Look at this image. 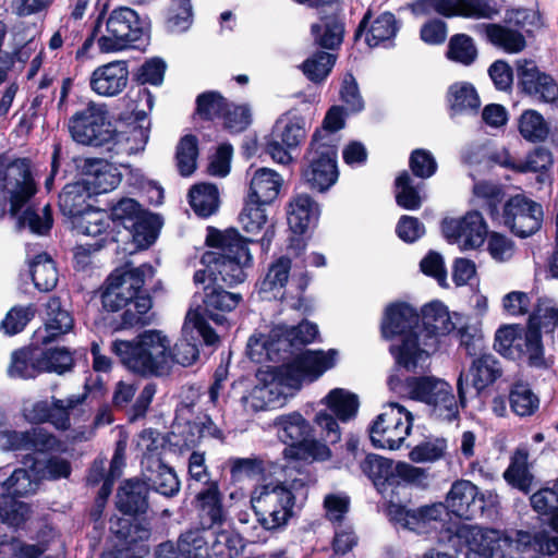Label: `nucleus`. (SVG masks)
<instances>
[{
	"label": "nucleus",
	"mask_w": 558,
	"mask_h": 558,
	"mask_svg": "<svg viewBox=\"0 0 558 558\" xmlns=\"http://www.w3.org/2000/svg\"><path fill=\"white\" fill-rule=\"evenodd\" d=\"M247 243L248 240L235 228L221 231L208 227L205 244L215 251H206L201 256V264L205 268L194 272V282L204 283L208 279V284L225 283L228 288L244 282L246 269L253 266Z\"/></svg>",
	"instance_id": "nucleus-1"
},
{
	"label": "nucleus",
	"mask_w": 558,
	"mask_h": 558,
	"mask_svg": "<svg viewBox=\"0 0 558 558\" xmlns=\"http://www.w3.org/2000/svg\"><path fill=\"white\" fill-rule=\"evenodd\" d=\"M97 293L105 312L118 313L124 310L114 330L129 329L140 324V267L125 262L114 268Z\"/></svg>",
	"instance_id": "nucleus-2"
},
{
	"label": "nucleus",
	"mask_w": 558,
	"mask_h": 558,
	"mask_svg": "<svg viewBox=\"0 0 558 558\" xmlns=\"http://www.w3.org/2000/svg\"><path fill=\"white\" fill-rule=\"evenodd\" d=\"M440 230L449 244H456L463 239L464 250H475L488 236L487 251L495 260L505 262L512 256L513 241L499 232L488 233L487 223L478 210H469L458 219L444 218Z\"/></svg>",
	"instance_id": "nucleus-3"
},
{
	"label": "nucleus",
	"mask_w": 558,
	"mask_h": 558,
	"mask_svg": "<svg viewBox=\"0 0 558 558\" xmlns=\"http://www.w3.org/2000/svg\"><path fill=\"white\" fill-rule=\"evenodd\" d=\"M336 349L304 350L294 356L282 361V364L271 367V381L282 388L300 390L303 383L316 381L325 372L337 364Z\"/></svg>",
	"instance_id": "nucleus-4"
},
{
	"label": "nucleus",
	"mask_w": 558,
	"mask_h": 558,
	"mask_svg": "<svg viewBox=\"0 0 558 558\" xmlns=\"http://www.w3.org/2000/svg\"><path fill=\"white\" fill-rule=\"evenodd\" d=\"M142 538L149 534L150 529L145 526L148 513L161 518L169 517L170 511L157 500V496L165 499L175 497L180 493L181 482L173 468L162 459H150L147 465L142 466Z\"/></svg>",
	"instance_id": "nucleus-5"
},
{
	"label": "nucleus",
	"mask_w": 558,
	"mask_h": 558,
	"mask_svg": "<svg viewBox=\"0 0 558 558\" xmlns=\"http://www.w3.org/2000/svg\"><path fill=\"white\" fill-rule=\"evenodd\" d=\"M339 146L318 134L311 137L302 158L301 178L312 192L325 193L337 183Z\"/></svg>",
	"instance_id": "nucleus-6"
},
{
	"label": "nucleus",
	"mask_w": 558,
	"mask_h": 558,
	"mask_svg": "<svg viewBox=\"0 0 558 558\" xmlns=\"http://www.w3.org/2000/svg\"><path fill=\"white\" fill-rule=\"evenodd\" d=\"M251 505L259 525L269 532L283 530L293 517L294 493L284 483L256 487Z\"/></svg>",
	"instance_id": "nucleus-7"
},
{
	"label": "nucleus",
	"mask_w": 558,
	"mask_h": 558,
	"mask_svg": "<svg viewBox=\"0 0 558 558\" xmlns=\"http://www.w3.org/2000/svg\"><path fill=\"white\" fill-rule=\"evenodd\" d=\"M206 436L222 439L223 433L208 414L195 413L193 401L180 402L169 432V446L182 452L197 447Z\"/></svg>",
	"instance_id": "nucleus-8"
},
{
	"label": "nucleus",
	"mask_w": 558,
	"mask_h": 558,
	"mask_svg": "<svg viewBox=\"0 0 558 558\" xmlns=\"http://www.w3.org/2000/svg\"><path fill=\"white\" fill-rule=\"evenodd\" d=\"M360 468L379 493L390 488L393 494L399 487L420 486L427 477L424 469L403 461L395 463L392 459L376 453H367Z\"/></svg>",
	"instance_id": "nucleus-9"
},
{
	"label": "nucleus",
	"mask_w": 558,
	"mask_h": 558,
	"mask_svg": "<svg viewBox=\"0 0 558 558\" xmlns=\"http://www.w3.org/2000/svg\"><path fill=\"white\" fill-rule=\"evenodd\" d=\"M319 403L325 408L315 413L313 423L319 428V437L324 441L338 444L341 439L339 422L347 423L356 416L359 397L343 388H333Z\"/></svg>",
	"instance_id": "nucleus-10"
},
{
	"label": "nucleus",
	"mask_w": 558,
	"mask_h": 558,
	"mask_svg": "<svg viewBox=\"0 0 558 558\" xmlns=\"http://www.w3.org/2000/svg\"><path fill=\"white\" fill-rule=\"evenodd\" d=\"M39 482L31 471L15 469L2 483L0 494V520L12 527H21L27 521L28 506L19 498L27 497L37 492Z\"/></svg>",
	"instance_id": "nucleus-11"
},
{
	"label": "nucleus",
	"mask_w": 558,
	"mask_h": 558,
	"mask_svg": "<svg viewBox=\"0 0 558 558\" xmlns=\"http://www.w3.org/2000/svg\"><path fill=\"white\" fill-rule=\"evenodd\" d=\"M413 414L403 405L391 402L376 416L368 427L369 440L377 449L396 450L410 435Z\"/></svg>",
	"instance_id": "nucleus-12"
},
{
	"label": "nucleus",
	"mask_w": 558,
	"mask_h": 558,
	"mask_svg": "<svg viewBox=\"0 0 558 558\" xmlns=\"http://www.w3.org/2000/svg\"><path fill=\"white\" fill-rule=\"evenodd\" d=\"M105 105L89 101L87 106L75 112L69 120L72 138L82 145L102 147L112 142L114 131L107 120Z\"/></svg>",
	"instance_id": "nucleus-13"
},
{
	"label": "nucleus",
	"mask_w": 558,
	"mask_h": 558,
	"mask_svg": "<svg viewBox=\"0 0 558 558\" xmlns=\"http://www.w3.org/2000/svg\"><path fill=\"white\" fill-rule=\"evenodd\" d=\"M319 331L315 323L301 320L295 326L277 325L264 342L263 347L270 361L280 362L292 356L295 352L314 342Z\"/></svg>",
	"instance_id": "nucleus-14"
},
{
	"label": "nucleus",
	"mask_w": 558,
	"mask_h": 558,
	"mask_svg": "<svg viewBox=\"0 0 558 558\" xmlns=\"http://www.w3.org/2000/svg\"><path fill=\"white\" fill-rule=\"evenodd\" d=\"M319 331L315 323L301 320L295 326L277 325L264 342L263 347L270 361L280 362L292 356L295 352L314 342Z\"/></svg>",
	"instance_id": "nucleus-15"
},
{
	"label": "nucleus",
	"mask_w": 558,
	"mask_h": 558,
	"mask_svg": "<svg viewBox=\"0 0 558 558\" xmlns=\"http://www.w3.org/2000/svg\"><path fill=\"white\" fill-rule=\"evenodd\" d=\"M501 375L502 369L493 354H480L472 361L468 372H461L458 377L457 392L460 405L465 408L469 398H485L487 388Z\"/></svg>",
	"instance_id": "nucleus-16"
},
{
	"label": "nucleus",
	"mask_w": 558,
	"mask_h": 558,
	"mask_svg": "<svg viewBox=\"0 0 558 558\" xmlns=\"http://www.w3.org/2000/svg\"><path fill=\"white\" fill-rule=\"evenodd\" d=\"M108 35L98 38L100 52H116L140 39V15L129 7L116 8L106 20Z\"/></svg>",
	"instance_id": "nucleus-17"
},
{
	"label": "nucleus",
	"mask_w": 558,
	"mask_h": 558,
	"mask_svg": "<svg viewBox=\"0 0 558 558\" xmlns=\"http://www.w3.org/2000/svg\"><path fill=\"white\" fill-rule=\"evenodd\" d=\"M108 215L116 230L113 240L118 250L129 256L140 252V202L122 197L110 207Z\"/></svg>",
	"instance_id": "nucleus-18"
},
{
	"label": "nucleus",
	"mask_w": 558,
	"mask_h": 558,
	"mask_svg": "<svg viewBox=\"0 0 558 558\" xmlns=\"http://www.w3.org/2000/svg\"><path fill=\"white\" fill-rule=\"evenodd\" d=\"M515 65L520 94L534 102L554 105L558 101V83L551 74L542 71L532 59L518 60Z\"/></svg>",
	"instance_id": "nucleus-19"
},
{
	"label": "nucleus",
	"mask_w": 558,
	"mask_h": 558,
	"mask_svg": "<svg viewBox=\"0 0 558 558\" xmlns=\"http://www.w3.org/2000/svg\"><path fill=\"white\" fill-rule=\"evenodd\" d=\"M71 223L72 229L78 234L96 239L94 243L81 244L75 248L74 258L76 263L87 265L90 255L101 250L107 244L110 217L106 210L92 206L89 209L73 218Z\"/></svg>",
	"instance_id": "nucleus-20"
},
{
	"label": "nucleus",
	"mask_w": 558,
	"mask_h": 558,
	"mask_svg": "<svg viewBox=\"0 0 558 558\" xmlns=\"http://www.w3.org/2000/svg\"><path fill=\"white\" fill-rule=\"evenodd\" d=\"M305 137V119L302 116L280 118L266 138L265 151L278 163H289L292 160L289 150L299 147Z\"/></svg>",
	"instance_id": "nucleus-21"
},
{
	"label": "nucleus",
	"mask_w": 558,
	"mask_h": 558,
	"mask_svg": "<svg viewBox=\"0 0 558 558\" xmlns=\"http://www.w3.org/2000/svg\"><path fill=\"white\" fill-rule=\"evenodd\" d=\"M3 189L10 191V215L16 217L37 193L31 160L17 158L11 161L2 177Z\"/></svg>",
	"instance_id": "nucleus-22"
},
{
	"label": "nucleus",
	"mask_w": 558,
	"mask_h": 558,
	"mask_svg": "<svg viewBox=\"0 0 558 558\" xmlns=\"http://www.w3.org/2000/svg\"><path fill=\"white\" fill-rule=\"evenodd\" d=\"M126 484L130 490L122 486L117 493V508L125 517L118 519L116 535L132 546L140 541V492H135V488L140 487V477L135 476Z\"/></svg>",
	"instance_id": "nucleus-23"
},
{
	"label": "nucleus",
	"mask_w": 558,
	"mask_h": 558,
	"mask_svg": "<svg viewBox=\"0 0 558 558\" xmlns=\"http://www.w3.org/2000/svg\"><path fill=\"white\" fill-rule=\"evenodd\" d=\"M485 508L484 496L475 484L468 480L453 482L446 497L445 511L448 510L459 519L472 521L483 515Z\"/></svg>",
	"instance_id": "nucleus-24"
},
{
	"label": "nucleus",
	"mask_w": 558,
	"mask_h": 558,
	"mask_svg": "<svg viewBox=\"0 0 558 558\" xmlns=\"http://www.w3.org/2000/svg\"><path fill=\"white\" fill-rule=\"evenodd\" d=\"M77 175L94 196L114 190L122 175L118 168L102 158L75 159Z\"/></svg>",
	"instance_id": "nucleus-25"
},
{
	"label": "nucleus",
	"mask_w": 558,
	"mask_h": 558,
	"mask_svg": "<svg viewBox=\"0 0 558 558\" xmlns=\"http://www.w3.org/2000/svg\"><path fill=\"white\" fill-rule=\"evenodd\" d=\"M444 512L445 504L442 502L411 509L405 505L389 500L386 507V513L393 524L416 533H424L432 522L441 521Z\"/></svg>",
	"instance_id": "nucleus-26"
},
{
	"label": "nucleus",
	"mask_w": 558,
	"mask_h": 558,
	"mask_svg": "<svg viewBox=\"0 0 558 558\" xmlns=\"http://www.w3.org/2000/svg\"><path fill=\"white\" fill-rule=\"evenodd\" d=\"M170 339L159 329L142 330V378L167 376Z\"/></svg>",
	"instance_id": "nucleus-27"
},
{
	"label": "nucleus",
	"mask_w": 558,
	"mask_h": 558,
	"mask_svg": "<svg viewBox=\"0 0 558 558\" xmlns=\"http://www.w3.org/2000/svg\"><path fill=\"white\" fill-rule=\"evenodd\" d=\"M193 505L203 530L220 529L228 520L220 482L207 481V486L196 493Z\"/></svg>",
	"instance_id": "nucleus-28"
},
{
	"label": "nucleus",
	"mask_w": 558,
	"mask_h": 558,
	"mask_svg": "<svg viewBox=\"0 0 558 558\" xmlns=\"http://www.w3.org/2000/svg\"><path fill=\"white\" fill-rule=\"evenodd\" d=\"M372 17L373 12L371 9H367L354 31V43H357L367 31L365 41L368 47L375 48L380 45L392 47L393 39L399 31L395 14L390 11H385L371 23Z\"/></svg>",
	"instance_id": "nucleus-29"
},
{
	"label": "nucleus",
	"mask_w": 558,
	"mask_h": 558,
	"mask_svg": "<svg viewBox=\"0 0 558 558\" xmlns=\"http://www.w3.org/2000/svg\"><path fill=\"white\" fill-rule=\"evenodd\" d=\"M59 444V439L43 427H32L25 432H0V447L8 451L31 450L47 453L56 450Z\"/></svg>",
	"instance_id": "nucleus-30"
},
{
	"label": "nucleus",
	"mask_w": 558,
	"mask_h": 558,
	"mask_svg": "<svg viewBox=\"0 0 558 558\" xmlns=\"http://www.w3.org/2000/svg\"><path fill=\"white\" fill-rule=\"evenodd\" d=\"M74 327L72 314L63 308L59 296H50L45 304L44 326L33 333L35 342L49 344L69 333Z\"/></svg>",
	"instance_id": "nucleus-31"
},
{
	"label": "nucleus",
	"mask_w": 558,
	"mask_h": 558,
	"mask_svg": "<svg viewBox=\"0 0 558 558\" xmlns=\"http://www.w3.org/2000/svg\"><path fill=\"white\" fill-rule=\"evenodd\" d=\"M420 313L408 302L399 301L389 304L384 313L380 325L381 336L386 340L397 337L404 338L410 333H418Z\"/></svg>",
	"instance_id": "nucleus-32"
},
{
	"label": "nucleus",
	"mask_w": 558,
	"mask_h": 558,
	"mask_svg": "<svg viewBox=\"0 0 558 558\" xmlns=\"http://www.w3.org/2000/svg\"><path fill=\"white\" fill-rule=\"evenodd\" d=\"M225 283L204 287L203 308L205 316L217 326L230 327L227 315L233 312L243 298L240 293L226 290Z\"/></svg>",
	"instance_id": "nucleus-33"
},
{
	"label": "nucleus",
	"mask_w": 558,
	"mask_h": 558,
	"mask_svg": "<svg viewBox=\"0 0 558 558\" xmlns=\"http://www.w3.org/2000/svg\"><path fill=\"white\" fill-rule=\"evenodd\" d=\"M310 34L313 47L338 53L345 36L344 15L340 11L320 15L318 22L311 25Z\"/></svg>",
	"instance_id": "nucleus-34"
},
{
	"label": "nucleus",
	"mask_w": 558,
	"mask_h": 558,
	"mask_svg": "<svg viewBox=\"0 0 558 558\" xmlns=\"http://www.w3.org/2000/svg\"><path fill=\"white\" fill-rule=\"evenodd\" d=\"M129 69L125 61H112L97 66L90 74V89L104 97L119 95L128 85Z\"/></svg>",
	"instance_id": "nucleus-35"
},
{
	"label": "nucleus",
	"mask_w": 558,
	"mask_h": 558,
	"mask_svg": "<svg viewBox=\"0 0 558 558\" xmlns=\"http://www.w3.org/2000/svg\"><path fill=\"white\" fill-rule=\"evenodd\" d=\"M389 353L395 359L396 366L413 374L424 373L430 356L421 347L418 333H410L401 338L399 343L390 344Z\"/></svg>",
	"instance_id": "nucleus-36"
},
{
	"label": "nucleus",
	"mask_w": 558,
	"mask_h": 558,
	"mask_svg": "<svg viewBox=\"0 0 558 558\" xmlns=\"http://www.w3.org/2000/svg\"><path fill=\"white\" fill-rule=\"evenodd\" d=\"M469 548L484 558H514L512 536L496 530L471 531Z\"/></svg>",
	"instance_id": "nucleus-37"
},
{
	"label": "nucleus",
	"mask_w": 558,
	"mask_h": 558,
	"mask_svg": "<svg viewBox=\"0 0 558 558\" xmlns=\"http://www.w3.org/2000/svg\"><path fill=\"white\" fill-rule=\"evenodd\" d=\"M318 206L307 194L293 197L287 207V221L294 235H304L318 220Z\"/></svg>",
	"instance_id": "nucleus-38"
},
{
	"label": "nucleus",
	"mask_w": 558,
	"mask_h": 558,
	"mask_svg": "<svg viewBox=\"0 0 558 558\" xmlns=\"http://www.w3.org/2000/svg\"><path fill=\"white\" fill-rule=\"evenodd\" d=\"M279 424L282 427V438L289 448L286 449V456L292 458L298 451L296 447H302L303 444L312 436H319V428L314 423L303 417L299 412H292L280 417Z\"/></svg>",
	"instance_id": "nucleus-39"
},
{
	"label": "nucleus",
	"mask_w": 558,
	"mask_h": 558,
	"mask_svg": "<svg viewBox=\"0 0 558 558\" xmlns=\"http://www.w3.org/2000/svg\"><path fill=\"white\" fill-rule=\"evenodd\" d=\"M41 343L35 342L32 336V342L23 348L12 352L11 363L8 367V374L12 378L31 379L45 373L40 362Z\"/></svg>",
	"instance_id": "nucleus-40"
},
{
	"label": "nucleus",
	"mask_w": 558,
	"mask_h": 558,
	"mask_svg": "<svg viewBox=\"0 0 558 558\" xmlns=\"http://www.w3.org/2000/svg\"><path fill=\"white\" fill-rule=\"evenodd\" d=\"M512 542L513 551L519 555L533 551L543 556H553L558 553V536H551L546 530L536 532L515 530Z\"/></svg>",
	"instance_id": "nucleus-41"
},
{
	"label": "nucleus",
	"mask_w": 558,
	"mask_h": 558,
	"mask_svg": "<svg viewBox=\"0 0 558 558\" xmlns=\"http://www.w3.org/2000/svg\"><path fill=\"white\" fill-rule=\"evenodd\" d=\"M93 196L82 179L77 177L75 181L66 183L59 193L60 213L72 220L92 207L88 201Z\"/></svg>",
	"instance_id": "nucleus-42"
},
{
	"label": "nucleus",
	"mask_w": 558,
	"mask_h": 558,
	"mask_svg": "<svg viewBox=\"0 0 558 558\" xmlns=\"http://www.w3.org/2000/svg\"><path fill=\"white\" fill-rule=\"evenodd\" d=\"M292 268V260L286 255L275 258L267 268L265 276L256 282L259 293H280L281 301H288L289 296L284 290Z\"/></svg>",
	"instance_id": "nucleus-43"
},
{
	"label": "nucleus",
	"mask_w": 558,
	"mask_h": 558,
	"mask_svg": "<svg viewBox=\"0 0 558 558\" xmlns=\"http://www.w3.org/2000/svg\"><path fill=\"white\" fill-rule=\"evenodd\" d=\"M421 316L426 338L447 336L456 329L448 307L439 300H434L423 305Z\"/></svg>",
	"instance_id": "nucleus-44"
},
{
	"label": "nucleus",
	"mask_w": 558,
	"mask_h": 558,
	"mask_svg": "<svg viewBox=\"0 0 558 558\" xmlns=\"http://www.w3.org/2000/svg\"><path fill=\"white\" fill-rule=\"evenodd\" d=\"M155 268L150 264H142V330L148 326H157L160 317L153 311V298L163 291L160 279L155 278Z\"/></svg>",
	"instance_id": "nucleus-45"
},
{
	"label": "nucleus",
	"mask_w": 558,
	"mask_h": 558,
	"mask_svg": "<svg viewBox=\"0 0 558 558\" xmlns=\"http://www.w3.org/2000/svg\"><path fill=\"white\" fill-rule=\"evenodd\" d=\"M281 185L282 179L277 171L259 168L251 180L247 196L255 198V203L271 204L278 197Z\"/></svg>",
	"instance_id": "nucleus-46"
},
{
	"label": "nucleus",
	"mask_w": 558,
	"mask_h": 558,
	"mask_svg": "<svg viewBox=\"0 0 558 558\" xmlns=\"http://www.w3.org/2000/svg\"><path fill=\"white\" fill-rule=\"evenodd\" d=\"M542 312L543 299H538L529 316L524 338H522L532 365H539L544 360V347L542 341V328H544V326L541 317Z\"/></svg>",
	"instance_id": "nucleus-47"
},
{
	"label": "nucleus",
	"mask_w": 558,
	"mask_h": 558,
	"mask_svg": "<svg viewBox=\"0 0 558 558\" xmlns=\"http://www.w3.org/2000/svg\"><path fill=\"white\" fill-rule=\"evenodd\" d=\"M484 34L488 43L507 53H519L526 47L522 32L498 23L484 24Z\"/></svg>",
	"instance_id": "nucleus-48"
},
{
	"label": "nucleus",
	"mask_w": 558,
	"mask_h": 558,
	"mask_svg": "<svg viewBox=\"0 0 558 558\" xmlns=\"http://www.w3.org/2000/svg\"><path fill=\"white\" fill-rule=\"evenodd\" d=\"M508 402L511 412L519 417H530L539 409V398L530 384L515 380L509 386Z\"/></svg>",
	"instance_id": "nucleus-49"
},
{
	"label": "nucleus",
	"mask_w": 558,
	"mask_h": 558,
	"mask_svg": "<svg viewBox=\"0 0 558 558\" xmlns=\"http://www.w3.org/2000/svg\"><path fill=\"white\" fill-rule=\"evenodd\" d=\"M27 418L36 424L50 423L61 430H66L71 426L70 414L63 409V400L61 399H53L52 403L47 400L35 402Z\"/></svg>",
	"instance_id": "nucleus-50"
},
{
	"label": "nucleus",
	"mask_w": 558,
	"mask_h": 558,
	"mask_svg": "<svg viewBox=\"0 0 558 558\" xmlns=\"http://www.w3.org/2000/svg\"><path fill=\"white\" fill-rule=\"evenodd\" d=\"M187 199L198 217L208 218L218 210L219 191L214 183H196L189 190Z\"/></svg>",
	"instance_id": "nucleus-51"
},
{
	"label": "nucleus",
	"mask_w": 558,
	"mask_h": 558,
	"mask_svg": "<svg viewBox=\"0 0 558 558\" xmlns=\"http://www.w3.org/2000/svg\"><path fill=\"white\" fill-rule=\"evenodd\" d=\"M337 60V52L316 49L299 65V69L310 82L320 85L331 74Z\"/></svg>",
	"instance_id": "nucleus-52"
},
{
	"label": "nucleus",
	"mask_w": 558,
	"mask_h": 558,
	"mask_svg": "<svg viewBox=\"0 0 558 558\" xmlns=\"http://www.w3.org/2000/svg\"><path fill=\"white\" fill-rule=\"evenodd\" d=\"M29 272L35 288L41 292L53 290L58 283V270L52 257L41 252L34 256L29 264Z\"/></svg>",
	"instance_id": "nucleus-53"
},
{
	"label": "nucleus",
	"mask_w": 558,
	"mask_h": 558,
	"mask_svg": "<svg viewBox=\"0 0 558 558\" xmlns=\"http://www.w3.org/2000/svg\"><path fill=\"white\" fill-rule=\"evenodd\" d=\"M187 323L184 322L182 327V337L175 343L169 347L168 375L173 364L187 367L193 365L199 357L198 341L195 337H187Z\"/></svg>",
	"instance_id": "nucleus-54"
},
{
	"label": "nucleus",
	"mask_w": 558,
	"mask_h": 558,
	"mask_svg": "<svg viewBox=\"0 0 558 558\" xmlns=\"http://www.w3.org/2000/svg\"><path fill=\"white\" fill-rule=\"evenodd\" d=\"M199 156V142L196 135H183L175 147V166L178 172L183 178L191 177L197 169V159Z\"/></svg>",
	"instance_id": "nucleus-55"
},
{
	"label": "nucleus",
	"mask_w": 558,
	"mask_h": 558,
	"mask_svg": "<svg viewBox=\"0 0 558 558\" xmlns=\"http://www.w3.org/2000/svg\"><path fill=\"white\" fill-rule=\"evenodd\" d=\"M530 504L543 523L558 536V495L551 490L538 489L530 497Z\"/></svg>",
	"instance_id": "nucleus-56"
},
{
	"label": "nucleus",
	"mask_w": 558,
	"mask_h": 558,
	"mask_svg": "<svg viewBox=\"0 0 558 558\" xmlns=\"http://www.w3.org/2000/svg\"><path fill=\"white\" fill-rule=\"evenodd\" d=\"M225 466L229 469L233 484L263 477L266 472L265 461L254 454L248 458L230 457L226 460Z\"/></svg>",
	"instance_id": "nucleus-57"
},
{
	"label": "nucleus",
	"mask_w": 558,
	"mask_h": 558,
	"mask_svg": "<svg viewBox=\"0 0 558 558\" xmlns=\"http://www.w3.org/2000/svg\"><path fill=\"white\" fill-rule=\"evenodd\" d=\"M228 106L229 100L220 92L206 90L197 95L194 114L202 121L213 122L220 120Z\"/></svg>",
	"instance_id": "nucleus-58"
},
{
	"label": "nucleus",
	"mask_w": 558,
	"mask_h": 558,
	"mask_svg": "<svg viewBox=\"0 0 558 558\" xmlns=\"http://www.w3.org/2000/svg\"><path fill=\"white\" fill-rule=\"evenodd\" d=\"M205 531L202 526L197 529H191L181 533L179 536V549L181 556L185 558H210L211 546H208V542L205 537Z\"/></svg>",
	"instance_id": "nucleus-59"
},
{
	"label": "nucleus",
	"mask_w": 558,
	"mask_h": 558,
	"mask_svg": "<svg viewBox=\"0 0 558 558\" xmlns=\"http://www.w3.org/2000/svg\"><path fill=\"white\" fill-rule=\"evenodd\" d=\"M444 381L434 376H410L404 384L412 400L430 405L437 391L444 387Z\"/></svg>",
	"instance_id": "nucleus-60"
},
{
	"label": "nucleus",
	"mask_w": 558,
	"mask_h": 558,
	"mask_svg": "<svg viewBox=\"0 0 558 558\" xmlns=\"http://www.w3.org/2000/svg\"><path fill=\"white\" fill-rule=\"evenodd\" d=\"M245 538L235 530H219L211 545V554L217 557L236 558L243 554Z\"/></svg>",
	"instance_id": "nucleus-61"
},
{
	"label": "nucleus",
	"mask_w": 558,
	"mask_h": 558,
	"mask_svg": "<svg viewBox=\"0 0 558 558\" xmlns=\"http://www.w3.org/2000/svg\"><path fill=\"white\" fill-rule=\"evenodd\" d=\"M450 108L454 113L466 110L477 112L481 100L475 87L470 83L453 84L449 87Z\"/></svg>",
	"instance_id": "nucleus-62"
},
{
	"label": "nucleus",
	"mask_w": 558,
	"mask_h": 558,
	"mask_svg": "<svg viewBox=\"0 0 558 558\" xmlns=\"http://www.w3.org/2000/svg\"><path fill=\"white\" fill-rule=\"evenodd\" d=\"M518 128L521 136L532 143L545 141L549 133V128L544 117L533 109L523 111L519 119Z\"/></svg>",
	"instance_id": "nucleus-63"
},
{
	"label": "nucleus",
	"mask_w": 558,
	"mask_h": 558,
	"mask_svg": "<svg viewBox=\"0 0 558 558\" xmlns=\"http://www.w3.org/2000/svg\"><path fill=\"white\" fill-rule=\"evenodd\" d=\"M477 54V48L470 35L459 33L449 39L446 52L449 60L469 66L474 63Z\"/></svg>",
	"instance_id": "nucleus-64"
}]
</instances>
